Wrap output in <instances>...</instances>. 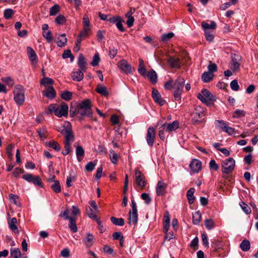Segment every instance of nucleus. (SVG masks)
<instances>
[{"label":"nucleus","instance_id":"1","mask_svg":"<svg viewBox=\"0 0 258 258\" xmlns=\"http://www.w3.org/2000/svg\"><path fill=\"white\" fill-rule=\"evenodd\" d=\"M48 109L50 112H53L54 114L59 117L67 116L68 114L69 107L64 103H61L59 105L57 104H51L48 106Z\"/></svg>","mask_w":258,"mask_h":258},{"label":"nucleus","instance_id":"2","mask_svg":"<svg viewBox=\"0 0 258 258\" xmlns=\"http://www.w3.org/2000/svg\"><path fill=\"white\" fill-rule=\"evenodd\" d=\"M77 113L82 116L91 117L92 110L91 107V101L86 99L80 103L78 106Z\"/></svg>","mask_w":258,"mask_h":258},{"label":"nucleus","instance_id":"3","mask_svg":"<svg viewBox=\"0 0 258 258\" xmlns=\"http://www.w3.org/2000/svg\"><path fill=\"white\" fill-rule=\"evenodd\" d=\"M14 100L17 105L21 106L25 101V90L21 85H16L13 91Z\"/></svg>","mask_w":258,"mask_h":258},{"label":"nucleus","instance_id":"4","mask_svg":"<svg viewBox=\"0 0 258 258\" xmlns=\"http://www.w3.org/2000/svg\"><path fill=\"white\" fill-rule=\"evenodd\" d=\"M184 83L185 80L183 78L178 77L175 80L173 87L174 89V97L176 100L181 99Z\"/></svg>","mask_w":258,"mask_h":258},{"label":"nucleus","instance_id":"5","mask_svg":"<svg viewBox=\"0 0 258 258\" xmlns=\"http://www.w3.org/2000/svg\"><path fill=\"white\" fill-rule=\"evenodd\" d=\"M65 125V128L60 131L64 135V143H72L75 141V136L72 130L71 124L69 122H66Z\"/></svg>","mask_w":258,"mask_h":258},{"label":"nucleus","instance_id":"6","mask_svg":"<svg viewBox=\"0 0 258 258\" xmlns=\"http://www.w3.org/2000/svg\"><path fill=\"white\" fill-rule=\"evenodd\" d=\"M197 97L202 102L208 105H210L211 102L215 100V97L207 89H203L201 93L198 94Z\"/></svg>","mask_w":258,"mask_h":258},{"label":"nucleus","instance_id":"7","mask_svg":"<svg viewBox=\"0 0 258 258\" xmlns=\"http://www.w3.org/2000/svg\"><path fill=\"white\" fill-rule=\"evenodd\" d=\"M235 164V160L232 158L223 161L221 164L222 172L225 174L231 173L234 169Z\"/></svg>","mask_w":258,"mask_h":258},{"label":"nucleus","instance_id":"8","mask_svg":"<svg viewBox=\"0 0 258 258\" xmlns=\"http://www.w3.org/2000/svg\"><path fill=\"white\" fill-rule=\"evenodd\" d=\"M205 115L204 108L199 105L195 106L194 110L191 112V116L195 123L198 122L199 121V119L203 118Z\"/></svg>","mask_w":258,"mask_h":258},{"label":"nucleus","instance_id":"9","mask_svg":"<svg viewBox=\"0 0 258 258\" xmlns=\"http://www.w3.org/2000/svg\"><path fill=\"white\" fill-rule=\"evenodd\" d=\"M138 215L136 202L132 200V210L129 212V224L135 225L138 222Z\"/></svg>","mask_w":258,"mask_h":258},{"label":"nucleus","instance_id":"10","mask_svg":"<svg viewBox=\"0 0 258 258\" xmlns=\"http://www.w3.org/2000/svg\"><path fill=\"white\" fill-rule=\"evenodd\" d=\"M117 67L122 73L126 74L132 73L133 70L131 65L124 59H121L118 62Z\"/></svg>","mask_w":258,"mask_h":258},{"label":"nucleus","instance_id":"11","mask_svg":"<svg viewBox=\"0 0 258 258\" xmlns=\"http://www.w3.org/2000/svg\"><path fill=\"white\" fill-rule=\"evenodd\" d=\"M135 179L137 185L141 189H144L147 184L146 178L141 171L137 169L135 171Z\"/></svg>","mask_w":258,"mask_h":258},{"label":"nucleus","instance_id":"12","mask_svg":"<svg viewBox=\"0 0 258 258\" xmlns=\"http://www.w3.org/2000/svg\"><path fill=\"white\" fill-rule=\"evenodd\" d=\"M22 178L29 182L33 183L34 185L42 187L41 179L38 176H35L31 174H26L23 175Z\"/></svg>","mask_w":258,"mask_h":258},{"label":"nucleus","instance_id":"13","mask_svg":"<svg viewBox=\"0 0 258 258\" xmlns=\"http://www.w3.org/2000/svg\"><path fill=\"white\" fill-rule=\"evenodd\" d=\"M146 139L148 145L152 147L155 141V130L153 126L148 128Z\"/></svg>","mask_w":258,"mask_h":258},{"label":"nucleus","instance_id":"14","mask_svg":"<svg viewBox=\"0 0 258 258\" xmlns=\"http://www.w3.org/2000/svg\"><path fill=\"white\" fill-rule=\"evenodd\" d=\"M179 127V123L178 121L175 120L170 123H164L161 127H163L164 129L167 132H172L176 131Z\"/></svg>","mask_w":258,"mask_h":258},{"label":"nucleus","instance_id":"15","mask_svg":"<svg viewBox=\"0 0 258 258\" xmlns=\"http://www.w3.org/2000/svg\"><path fill=\"white\" fill-rule=\"evenodd\" d=\"M240 60V57L236 54H232L231 56V61L230 63V68L234 72H237L239 69L240 63L238 62Z\"/></svg>","mask_w":258,"mask_h":258},{"label":"nucleus","instance_id":"16","mask_svg":"<svg viewBox=\"0 0 258 258\" xmlns=\"http://www.w3.org/2000/svg\"><path fill=\"white\" fill-rule=\"evenodd\" d=\"M189 167L192 172L198 173L202 169V163L198 159H193L189 164Z\"/></svg>","mask_w":258,"mask_h":258},{"label":"nucleus","instance_id":"17","mask_svg":"<svg viewBox=\"0 0 258 258\" xmlns=\"http://www.w3.org/2000/svg\"><path fill=\"white\" fill-rule=\"evenodd\" d=\"M167 184L163 181H159L157 183L156 191L157 196H162L166 193Z\"/></svg>","mask_w":258,"mask_h":258},{"label":"nucleus","instance_id":"18","mask_svg":"<svg viewBox=\"0 0 258 258\" xmlns=\"http://www.w3.org/2000/svg\"><path fill=\"white\" fill-rule=\"evenodd\" d=\"M167 61L171 68L179 69L181 67V62L178 58L170 56Z\"/></svg>","mask_w":258,"mask_h":258},{"label":"nucleus","instance_id":"19","mask_svg":"<svg viewBox=\"0 0 258 258\" xmlns=\"http://www.w3.org/2000/svg\"><path fill=\"white\" fill-rule=\"evenodd\" d=\"M152 94V97L156 103H159L161 106L165 104V101L162 99L161 95L157 89L153 88Z\"/></svg>","mask_w":258,"mask_h":258},{"label":"nucleus","instance_id":"20","mask_svg":"<svg viewBox=\"0 0 258 258\" xmlns=\"http://www.w3.org/2000/svg\"><path fill=\"white\" fill-rule=\"evenodd\" d=\"M201 25L204 31H214L216 29L217 26L214 21H210V24L204 21L202 23Z\"/></svg>","mask_w":258,"mask_h":258},{"label":"nucleus","instance_id":"21","mask_svg":"<svg viewBox=\"0 0 258 258\" xmlns=\"http://www.w3.org/2000/svg\"><path fill=\"white\" fill-rule=\"evenodd\" d=\"M78 64L81 69L80 70L86 72L87 69V62L85 58L82 54L79 55Z\"/></svg>","mask_w":258,"mask_h":258},{"label":"nucleus","instance_id":"22","mask_svg":"<svg viewBox=\"0 0 258 258\" xmlns=\"http://www.w3.org/2000/svg\"><path fill=\"white\" fill-rule=\"evenodd\" d=\"M83 71L81 70H78L74 71L72 73V77L73 80L76 81H80L84 78Z\"/></svg>","mask_w":258,"mask_h":258},{"label":"nucleus","instance_id":"23","mask_svg":"<svg viewBox=\"0 0 258 258\" xmlns=\"http://www.w3.org/2000/svg\"><path fill=\"white\" fill-rule=\"evenodd\" d=\"M76 154L78 161L81 162L83 160L85 154V151L81 146H78L76 147Z\"/></svg>","mask_w":258,"mask_h":258},{"label":"nucleus","instance_id":"24","mask_svg":"<svg viewBox=\"0 0 258 258\" xmlns=\"http://www.w3.org/2000/svg\"><path fill=\"white\" fill-rule=\"evenodd\" d=\"M146 75L151 82L153 84L157 83V75L154 70H151Z\"/></svg>","mask_w":258,"mask_h":258},{"label":"nucleus","instance_id":"25","mask_svg":"<svg viewBox=\"0 0 258 258\" xmlns=\"http://www.w3.org/2000/svg\"><path fill=\"white\" fill-rule=\"evenodd\" d=\"M17 222V219L16 218H13L9 222V226L11 230L14 233H19V230L16 225Z\"/></svg>","mask_w":258,"mask_h":258},{"label":"nucleus","instance_id":"26","mask_svg":"<svg viewBox=\"0 0 258 258\" xmlns=\"http://www.w3.org/2000/svg\"><path fill=\"white\" fill-rule=\"evenodd\" d=\"M21 256V252L19 248L11 247L10 258H20Z\"/></svg>","mask_w":258,"mask_h":258},{"label":"nucleus","instance_id":"27","mask_svg":"<svg viewBox=\"0 0 258 258\" xmlns=\"http://www.w3.org/2000/svg\"><path fill=\"white\" fill-rule=\"evenodd\" d=\"M195 191V189L194 188H190L187 191L186 197L190 204H193L195 201V198L194 196Z\"/></svg>","mask_w":258,"mask_h":258},{"label":"nucleus","instance_id":"28","mask_svg":"<svg viewBox=\"0 0 258 258\" xmlns=\"http://www.w3.org/2000/svg\"><path fill=\"white\" fill-rule=\"evenodd\" d=\"M67 42V39L66 37V35L63 34L60 35L57 40L56 43L58 47H62L65 46Z\"/></svg>","mask_w":258,"mask_h":258},{"label":"nucleus","instance_id":"29","mask_svg":"<svg viewBox=\"0 0 258 258\" xmlns=\"http://www.w3.org/2000/svg\"><path fill=\"white\" fill-rule=\"evenodd\" d=\"M139 64L138 68V72L139 73L143 76H146V69L144 66V61L142 58H140L139 59Z\"/></svg>","mask_w":258,"mask_h":258},{"label":"nucleus","instance_id":"30","mask_svg":"<svg viewBox=\"0 0 258 258\" xmlns=\"http://www.w3.org/2000/svg\"><path fill=\"white\" fill-rule=\"evenodd\" d=\"M45 145L47 146L52 148L56 151H59L60 150V146H59L58 143L56 141H50L49 142H46L45 143Z\"/></svg>","mask_w":258,"mask_h":258},{"label":"nucleus","instance_id":"31","mask_svg":"<svg viewBox=\"0 0 258 258\" xmlns=\"http://www.w3.org/2000/svg\"><path fill=\"white\" fill-rule=\"evenodd\" d=\"M45 96L50 99H53L55 96V91L52 87H48L45 90Z\"/></svg>","mask_w":258,"mask_h":258},{"label":"nucleus","instance_id":"32","mask_svg":"<svg viewBox=\"0 0 258 258\" xmlns=\"http://www.w3.org/2000/svg\"><path fill=\"white\" fill-rule=\"evenodd\" d=\"M83 241L87 247L92 245L94 242V236L90 233L87 234V237L83 239Z\"/></svg>","mask_w":258,"mask_h":258},{"label":"nucleus","instance_id":"33","mask_svg":"<svg viewBox=\"0 0 258 258\" xmlns=\"http://www.w3.org/2000/svg\"><path fill=\"white\" fill-rule=\"evenodd\" d=\"M27 50L29 59L32 62H33L34 61L36 60L37 55L34 50L30 47H27Z\"/></svg>","mask_w":258,"mask_h":258},{"label":"nucleus","instance_id":"34","mask_svg":"<svg viewBox=\"0 0 258 258\" xmlns=\"http://www.w3.org/2000/svg\"><path fill=\"white\" fill-rule=\"evenodd\" d=\"M240 247L243 251H248L250 247V243L247 239L243 240L240 244Z\"/></svg>","mask_w":258,"mask_h":258},{"label":"nucleus","instance_id":"35","mask_svg":"<svg viewBox=\"0 0 258 258\" xmlns=\"http://www.w3.org/2000/svg\"><path fill=\"white\" fill-rule=\"evenodd\" d=\"M69 227L70 230L74 233L77 231L78 228L76 225V218L74 217L69 220Z\"/></svg>","mask_w":258,"mask_h":258},{"label":"nucleus","instance_id":"36","mask_svg":"<svg viewBox=\"0 0 258 258\" xmlns=\"http://www.w3.org/2000/svg\"><path fill=\"white\" fill-rule=\"evenodd\" d=\"M213 74L209 72H204L202 76V79L204 82L207 83L212 80Z\"/></svg>","mask_w":258,"mask_h":258},{"label":"nucleus","instance_id":"37","mask_svg":"<svg viewBox=\"0 0 258 258\" xmlns=\"http://www.w3.org/2000/svg\"><path fill=\"white\" fill-rule=\"evenodd\" d=\"M2 81L5 83L8 87L12 88L15 84L14 80L11 77L2 78Z\"/></svg>","mask_w":258,"mask_h":258},{"label":"nucleus","instance_id":"38","mask_svg":"<svg viewBox=\"0 0 258 258\" xmlns=\"http://www.w3.org/2000/svg\"><path fill=\"white\" fill-rule=\"evenodd\" d=\"M164 221L163 223L164 231V232H168L170 227V218L168 213H166L164 215Z\"/></svg>","mask_w":258,"mask_h":258},{"label":"nucleus","instance_id":"39","mask_svg":"<svg viewBox=\"0 0 258 258\" xmlns=\"http://www.w3.org/2000/svg\"><path fill=\"white\" fill-rule=\"evenodd\" d=\"M96 91L104 96H107L108 95V92L107 91L106 88L102 85H98L96 89Z\"/></svg>","mask_w":258,"mask_h":258},{"label":"nucleus","instance_id":"40","mask_svg":"<svg viewBox=\"0 0 258 258\" xmlns=\"http://www.w3.org/2000/svg\"><path fill=\"white\" fill-rule=\"evenodd\" d=\"M110 220L111 222L115 225L121 226L124 224V219L122 218H117L114 217H111Z\"/></svg>","mask_w":258,"mask_h":258},{"label":"nucleus","instance_id":"41","mask_svg":"<svg viewBox=\"0 0 258 258\" xmlns=\"http://www.w3.org/2000/svg\"><path fill=\"white\" fill-rule=\"evenodd\" d=\"M201 219V215L199 211H196L192 214V223L195 225H198L200 223Z\"/></svg>","mask_w":258,"mask_h":258},{"label":"nucleus","instance_id":"42","mask_svg":"<svg viewBox=\"0 0 258 258\" xmlns=\"http://www.w3.org/2000/svg\"><path fill=\"white\" fill-rule=\"evenodd\" d=\"M52 189L56 193H59L61 191L60 183L58 180H54L51 185Z\"/></svg>","mask_w":258,"mask_h":258},{"label":"nucleus","instance_id":"43","mask_svg":"<svg viewBox=\"0 0 258 258\" xmlns=\"http://www.w3.org/2000/svg\"><path fill=\"white\" fill-rule=\"evenodd\" d=\"M215 125L217 127L220 128L224 131L227 126L226 123L223 120H216L215 121Z\"/></svg>","mask_w":258,"mask_h":258},{"label":"nucleus","instance_id":"44","mask_svg":"<svg viewBox=\"0 0 258 258\" xmlns=\"http://www.w3.org/2000/svg\"><path fill=\"white\" fill-rule=\"evenodd\" d=\"M245 115V112L243 110L237 109L233 113V117L234 118H240L244 117Z\"/></svg>","mask_w":258,"mask_h":258},{"label":"nucleus","instance_id":"45","mask_svg":"<svg viewBox=\"0 0 258 258\" xmlns=\"http://www.w3.org/2000/svg\"><path fill=\"white\" fill-rule=\"evenodd\" d=\"M60 10V7L58 5H54L52 6L49 11V15L50 16H55Z\"/></svg>","mask_w":258,"mask_h":258},{"label":"nucleus","instance_id":"46","mask_svg":"<svg viewBox=\"0 0 258 258\" xmlns=\"http://www.w3.org/2000/svg\"><path fill=\"white\" fill-rule=\"evenodd\" d=\"M206 39L209 42H212L214 38L213 31H204Z\"/></svg>","mask_w":258,"mask_h":258},{"label":"nucleus","instance_id":"47","mask_svg":"<svg viewBox=\"0 0 258 258\" xmlns=\"http://www.w3.org/2000/svg\"><path fill=\"white\" fill-rule=\"evenodd\" d=\"M66 21V17L62 15H58L55 19V22L58 25H62Z\"/></svg>","mask_w":258,"mask_h":258},{"label":"nucleus","instance_id":"48","mask_svg":"<svg viewBox=\"0 0 258 258\" xmlns=\"http://www.w3.org/2000/svg\"><path fill=\"white\" fill-rule=\"evenodd\" d=\"M215 222L212 219H206L205 221V225L207 229L211 230L215 227Z\"/></svg>","mask_w":258,"mask_h":258},{"label":"nucleus","instance_id":"49","mask_svg":"<svg viewBox=\"0 0 258 258\" xmlns=\"http://www.w3.org/2000/svg\"><path fill=\"white\" fill-rule=\"evenodd\" d=\"M42 35L44 37L48 42H52L53 40V36L51 31H48L47 32L44 31L42 33Z\"/></svg>","mask_w":258,"mask_h":258},{"label":"nucleus","instance_id":"50","mask_svg":"<svg viewBox=\"0 0 258 258\" xmlns=\"http://www.w3.org/2000/svg\"><path fill=\"white\" fill-rule=\"evenodd\" d=\"M174 34L173 32H169L167 34H163L161 37V40L164 42L168 41L171 38L173 37Z\"/></svg>","mask_w":258,"mask_h":258},{"label":"nucleus","instance_id":"51","mask_svg":"<svg viewBox=\"0 0 258 258\" xmlns=\"http://www.w3.org/2000/svg\"><path fill=\"white\" fill-rule=\"evenodd\" d=\"M14 148V145L12 144H10L7 146V154L10 159H12L13 158V150Z\"/></svg>","mask_w":258,"mask_h":258},{"label":"nucleus","instance_id":"52","mask_svg":"<svg viewBox=\"0 0 258 258\" xmlns=\"http://www.w3.org/2000/svg\"><path fill=\"white\" fill-rule=\"evenodd\" d=\"M110 159L112 163L116 164L118 161V155L113 150H110Z\"/></svg>","mask_w":258,"mask_h":258},{"label":"nucleus","instance_id":"53","mask_svg":"<svg viewBox=\"0 0 258 258\" xmlns=\"http://www.w3.org/2000/svg\"><path fill=\"white\" fill-rule=\"evenodd\" d=\"M239 204L241 209L245 214H249L251 213L250 208L245 203L241 202Z\"/></svg>","mask_w":258,"mask_h":258},{"label":"nucleus","instance_id":"54","mask_svg":"<svg viewBox=\"0 0 258 258\" xmlns=\"http://www.w3.org/2000/svg\"><path fill=\"white\" fill-rule=\"evenodd\" d=\"M14 14V11L11 9H7L4 11V15L6 19H10Z\"/></svg>","mask_w":258,"mask_h":258},{"label":"nucleus","instance_id":"55","mask_svg":"<svg viewBox=\"0 0 258 258\" xmlns=\"http://www.w3.org/2000/svg\"><path fill=\"white\" fill-rule=\"evenodd\" d=\"M100 60L99 54L97 53L94 55L93 60L91 62V64L93 67L97 66L98 65Z\"/></svg>","mask_w":258,"mask_h":258},{"label":"nucleus","instance_id":"56","mask_svg":"<svg viewBox=\"0 0 258 258\" xmlns=\"http://www.w3.org/2000/svg\"><path fill=\"white\" fill-rule=\"evenodd\" d=\"M72 93L70 91H64L61 94V97L65 100H70L72 99Z\"/></svg>","mask_w":258,"mask_h":258},{"label":"nucleus","instance_id":"57","mask_svg":"<svg viewBox=\"0 0 258 258\" xmlns=\"http://www.w3.org/2000/svg\"><path fill=\"white\" fill-rule=\"evenodd\" d=\"M72 143H64V149L62 152L63 155H67L71 151V145Z\"/></svg>","mask_w":258,"mask_h":258},{"label":"nucleus","instance_id":"58","mask_svg":"<svg viewBox=\"0 0 258 258\" xmlns=\"http://www.w3.org/2000/svg\"><path fill=\"white\" fill-rule=\"evenodd\" d=\"M132 14V12L131 14H130L129 13L126 14V17L128 18L126 24L128 27H131L133 25L135 20L134 17L131 16Z\"/></svg>","mask_w":258,"mask_h":258},{"label":"nucleus","instance_id":"59","mask_svg":"<svg viewBox=\"0 0 258 258\" xmlns=\"http://www.w3.org/2000/svg\"><path fill=\"white\" fill-rule=\"evenodd\" d=\"M90 30L89 29L83 28V30L81 31L78 36L84 39L87 38L89 34V31Z\"/></svg>","mask_w":258,"mask_h":258},{"label":"nucleus","instance_id":"60","mask_svg":"<svg viewBox=\"0 0 258 258\" xmlns=\"http://www.w3.org/2000/svg\"><path fill=\"white\" fill-rule=\"evenodd\" d=\"M83 28H87L90 29V21L89 18L87 15H85L83 19Z\"/></svg>","mask_w":258,"mask_h":258},{"label":"nucleus","instance_id":"61","mask_svg":"<svg viewBox=\"0 0 258 258\" xmlns=\"http://www.w3.org/2000/svg\"><path fill=\"white\" fill-rule=\"evenodd\" d=\"M94 210L89 208V210L87 211V215L88 217L93 220L97 219L96 213Z\"/></svg>","mask_w":258,"mask_h":258},{"label":"nucleus","instance_id":"62","mask_svg":"<svg viewBox=\"0 0 258 258\" xmlns=\"http://www.w3.org/2000/svg\"><path fill=\"white\" fill-rule=\"evenodd\" d=\"M117 53V49L114 47H110L109 55L111 58H113Z\"/></svg>","mask_w":258,"mask_h":258},{"label":"nucleus","instance_id":"63","mask_svg":"<svg viewBox=\"0 0 258 258\" xmlns=\"http://www.w3.org/2000/svg\"><path fill=\"white\" fill-rule=\"evenodd\" d=\"M62 57L63 58H71V61H73L74 58V57L71 53V51L70 50H66L64 51L62 54Z\"/></svg>","mask_w":258,"mask_h":258},{"label":"nucleus","instance_id":"64","mask_svg":"<svg viewBox=\"0 0 258 258\" xmlns=\"http://www.w3.org/2000/svg\"><path fill=\"white\" fill-rule=\"evenodd\" d=\"M209 167L211 169H213L215 171H217L219 168L218 164L214 160H211L210 161L209 163Z\"/></svg>","mask_w":258,"mask_h":258}]
</instances>
